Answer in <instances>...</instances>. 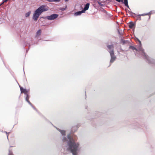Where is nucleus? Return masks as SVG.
Masks as SVG:
<instances>
[{
    "instance_id": "obj_6",
    "label": "nucleus",
    "mask_w": 155,
    "mask_h": 155,
    "mask_svg": "<svg viewBox=\"0 0 155 155\" xmlns=\"http://www.w3.org/2000/svg\"><path fill=\"white\" fill-rule=\"evenodd\" d=\"M108 48L110 50L109 51V52L110 53V52L113 51L114 52V47L113 45H109L107 46Z\"/></svg>"
},
{
    "instance_id": "obj_5",
    "label": "nucleus",
    "mask_w": 155,
    "mask_h": 155,
    "mask_svg": "<svg viewBox=\"0 0 155 155\" xmlns=\"http://www.w3.org/2000/svg\"><path fill=\"white\" fill-rule=\"evenodd\" d=\"M20 89L21 93H23L25 95L28 94L29 92L28 90H27L26 89H24L22 87H20Z\"/></svg>"
},
{
    "instance_id": "obj_16",
    "label": "nucleus",
    "mask_w": 155,
    "mask_h": 155,
    "mask_svg": "<svg viewBox=\"0 0 155 155\" xmlns=\"http://www.w3.org/2000/svg\"><path fill=\"white\" fill-rule=\"evenodd\" d=\"M12 151L10 150H9V155H12Z\"/></svg>"
},
{
    "instance_id": "obj_19",
    "label": "nucleus",
    "mask_w": 155,
    "mask_h": 155,
    "mask_svg": "<svg viewBox=\"0 0 155 155\" xmlns=\"http://www.w3.org/2000/svg\"><path fill=\"white\" fill-rule=\"evenodd\" d=\"M8 0H3V2L1 4H2L3 3H4L5 2H7L8 1Z\"/></svg>"
},
{
    "instance_id": "obj_4",
    "label": "nucleus",
    "mask_w": 155,
    "mask_h": 155,
    "mask_svg": "<svg viewBox=\"0 0 155 155\" xmlns=\"http://www.w3.org/2000/svg\"><path fill=\"white\" fill-rule=\"evenodd\" d=\"M110 54L111 59L110 61V63H112L116 59V57L114 55V53L113 51L110 52Z\"/></svg>"
},
{
    "instance_id": "obj_12",
    "label": "nucleus",
    "mask_w": 155,
    "mask_h": 155,
    "mask_svg": "<svg viewBox=\"0 0 155 155\" xmlns=\"http://www.w3.org/2000/svg\"><path fill=\"white\" fill-rule=\"evenodd\" d=\"M124 3L125 5L127 6V8H129V6L128 4L127 0H124Z\"/></svg>"
},
{
    "instance_id": "obj_2",
    "label": "nucleus",
    "mask_w": 155,
    "mask_h": 155,
    "mask_svg": "<svg viewBox=\"0 0 155 155\" xmlns=\"http://www.w3.org/2000/svg\"><path fill=\"white\" fill-rule=\"evenodd\" d=\"M48 10V8L45 5H42L37 9L34 12L32 18L35 21H37L40 15L44 12Z\"/></svg>"
},
{
    "instance_id": "obj_24",
    "label": "nucleus",
    "mask_w": 155,
    "mask_h": 155,
    "mask_svg": "<svg viewBox=\"0 0 155 155\" xmlns=\"http://www.w3.org/2000/svg\"><path fill=\"white\" fill-rule=\"evenodd\" d=\"M139 42L140 44H141V41H140L139 40Z\"/></svg>"
},
{
    "instance_id": "obj_14",
    "label": "nucleus",
    "mask_w": 155,
    "mask_h": 155,
    "mask_svg": "<svg viewBox=\"0 0 155 155\" xmlns=\"http://www.w3.org/2000/svg\"><path fill=\"white\" fill-rule=\"evenodd\" d=\"M30 14H31L30 12H28L25 14V17H28L30 15Z\"/></svg>"
},
{
    "instance_id": "obj_3",
    "label": "nucleus",
    "mask_w": 155,
    "mask_h": 155,
    "mask_svg": "<svg viewBox=\"0 0 155 155\" xmlns=\"http://www.w3.org/2000/svg\"><path fill=\"white\" fill-rule=\"evenodd\" d=\"M58 16V15L56 14H54L50 16H48L43 18H47L49 20H53L56 18Z\"/></svg>"
},
{
    "instance_id": "obj_15",
    "label": "nucleus",
    "mask_w": 155,
    "mask_h": 155,
    "mask_svg": "<svg viewBox=\"0 0 155 155\" xmlns=\"http://www.w3.org/2000/svg\"><path fill=\"white\" fill-rule=\"evenodd\" d=\"M130 48L133 50H135L136 51H137V49L134 46H131L130 47Z\"/></svg>"
},
{
    "instance_id": "obj_1",
    "label": "nucleus",
    "mask_w": 155,
    "mask_h": 155,
    "mask_svg": "<svg viewBox=\"0 0 155 155\" xmlns=\"http://www.w3.org/2000/svg\"><path fill=\"white\" fill-rule=\"evenodd\" d=\"M68 137L69 140L68 142V147L67 149L68 150H70L73 155H77V151L79 146V144L75 142L73 139L71 138L70 136H68Z\"/></svg>"
},
{
    "instance_id": "obj_26",
    "label": "nucleus",
    "mask_w": 155,
    "mask_h": 155,
    "mask_svg": "<svg viewBox=\"0 0 155 155\" xmlns=\"http://www.w3.org/2000/svg\"><path fill=\"white\" fill-rule=\"evenodd\" d=\"M139 18H140V20H141L140 18V17H139Z\"/></svg>"
},
{
    "instance_id": "obj_10",
    "label": "nucleus",
    "mask_w": 155,
    "mask_h": 155,
    "mask_svg": "<svg viewBox=\"0 0 155 155\" xmlns=\"http://www.w3.org/2000/svg\"><path fill=\"white\" fill-rule=\"evenodd\" d=\"M134 26V24L132 22H130L129 25V27L130 28H132Z\"/></svg>"
},
{
    "instance_id": "obj_7",
    "label": "nucleus",
    "mask_w": 155,
    "mask_h": 155,
    "mask_svg": "<svg viewBox=\"0 0 155 155\" xmlns=\"http://www.w3.org/2000/svg\"><path fill=\"white\" fill-rule=\"evenodd\" d=\"M89 5H90V4L89 3H87L85 5L84 10H82L83 11H84V12H85V11L88 10V9L89 7Z\"/></svg>"
},
{
    "instance_id": "obj_13",
    "label": "nucleus",
    "mask_w": 155,
    "mask_h": 155,
    "mask_svg": "<svg viewBox=\"0 0 155 155\" xmlns=\"http://www.w3.org/2000/svg\"><path fill=\"white\" fill-rule=\"evenodd\" d=\"M26 96L25 98L26 100V101H27L28 103H31L29 101V97L28 95V94H26Z\"/></svg>"
},
{
    "instance_id": "obj_21",
    "label": "nucleus",
    "mask_w": 155,
    "mask_h": 155,
    "mask_svg": "<svg viewBox=\"0 0 155 155\" xmlns=\"http://www.w3.org/2000/svg\"><path fill=\"white\" fill-rule=\"evenodd\" d=\"M66 138H64V139H63V141H66Z\"/></svg>"
},
{
    "instance_id": "obj_20",
    "label": "nucleus",
    "mask_w": 155,
    "mask_h": 155,
    "mask_svg": "<svg viewBox=\"0 0 155 155\" xmlns=\"http://www.w3.org/2000/svg\"><path fill=\"white\" fill-rule=\"evenodd\" d=\"M115 0L118 2H121V0Z\"/></svg>"
},
{
    "instance_id": "obj_25",
    "label": "nucleus",
    "mask_w": 155,
    "mask_h": 155,
    "mask_svg": "<svg viewBox=\"0 0 155 155\" xmlns=\"http://www.w3.org/2000/svg\"><path fill=\"white\" fill-rule=\"evenodd\" d=\"M8 135H7V138H8Z\"/></svg>"
},
{
    "instance_id": "obj_23",
    "label": "nucleus",
    "mask_w": 155,
    "mask_h": 155,
    "mask_svg": "<svg viewBox=\"0 0 155 155\" xmlns=\"http://www.w3.org/2000/svg\"><path fill=\"white\" fill-rule=\"evenodd\" d=\"M121 2H122L123 3H124V0H121Z\"/></svg>"
},
{
    "instance_id": "obj_8",
    "label": "nucleus",
    "mask_w": 155,
    "mask_h": 155,
    "mask_svg": "<svg viewBox=\"0 0 155 155\" xmlns=\"http://www.w3.org/2000/svg\"><path fill=\"white\" fill-rule=\"evenodd\" d=\"M83 13H84V11H83L82 10L81 11H79V12H75L74 14V15L75 16H78V15H81V14Z\"/></svg>"
},
{
    "instance_id": "obj_17",
    "label": "nucleus",
    "mask_w": 155,
    "mask_h": 155,
    "mask_svg": "<svg viewBox=\"0 0 155 155\" xmlns=\"http://www.w3.org/2000/svg\"><path fill=\"white\" fill-rule=\"evenodd\" d=\"M61 133L63 135H65V132L64 131H62L61 132Z\"/></svg>"
},
{
    "instance_id": "obj_18",
    "label": "nucleus",
    "mask_w": 155,
    "mask_h": 155,
    "mask_svg": "<svg viewBox=\"0 0 155 155\" xmlns=\"http://www.w3.org/2000/svg\"><path fill=\"white\" fill-rule=\"evenodd\" d=\"M61 0H53V2H59Z\"/></svg>"
},
{
    "instance_id": "obj_22",
    "label": "nucleus",
    "mask_w": 155,
    "mask_h": 155,
    "mask_svg": "<svg viewBox=\"0 0 155 155\" xmlns=\"http://www.w3.org/2000/svg\"><path fill=\"white\" fill-rule=\"evenodd\" d=\"M68 1H69V0H64V1L65 2H67Z\"/></svg>"
},
{
    "instance_id": "obj_11",
    "label": "nucleus",
    "mask_w": 155,
    "mask_h": 155,
    "mask_svg": "<svg viewBox=\"0 0 155 155\" xmlns=\"http://www.w3.org/2000/svg\"><path fill=\"white\" fill-rule=\"evenodd\" d=\"M41 33V30H39L37 32L36 34V37H38L39 36Z\"/></svg>"
},
{
    "instance_id": "obj_9",
    "label": "nucleus",
    "mask_w": 155,
    "mask_h": 155,
    "mask_svg": "<svg viewBox=\"0 0 155 155\" xmlns=\"http://www.w3.org/2000/svg\"><path fill=\"white\" fill-rule=\"evenodd\" d=\"M150 15H151V14L150 13V12H149V13H147L146 14H141V15H139V16H143L146 15H148L149 16V17H148V19H149L150 18Z\"/></svg>"
}]
</instances>
